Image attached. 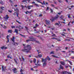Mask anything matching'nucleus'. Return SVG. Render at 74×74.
I'll return each instance as SVG.
<instances>
[{"instance_id": "obj_1", "label": "nucleus", "mask_w": 74, "mask_h": 74, "mask_svg": "<svg viewBox=\"0 0 74 74\" xmlns=\"http://www.w3.org/2000/svg\"><path fill=\"white\" fill-rule=\"evenodd\" d=\"M26 48H27L28 49V51H27V49H25ZM24 48L25 49L22 50L24 52L28 53V52H29V51L31 50V49H32V47L30 46V45H27L26 46H25Z\"/></svg>"}, {"instance_id": "obj_2", "label": "nucleus", "mask_w": 74, "mask_h": 74, "mask_svg": "<svg viewBox=\"0 0 74 74\" xmlns=\"http://www.w3.org/2000/svg\"><path fill=\"white\" fill-rule=\"evenodd\" d=\"M15 39V38L14 36H13V38L11 39L12 41L14 42H13V44H14V45H18V43L17 42H15L14 41V40Z\"/></svg>"}, {"instance_id": "obj_3", "label": "nucleus", "mask_w": 74, "mask_h": 74, "mask_svg": "<svg viewBox=\"0 0 74 74\" xmlns=\"http://www.w3.org/2000/svg\"><path fill=\"white\" fill-rule=\"evenodd\" d=\"M42 62H44L43 63V67H45V66L47 65V61H46V60H44V59L43 58H42Z\"/></svg>"}, {"instance_id": "obj_4", "label": "nucleus", "mask_w": 74, "mask_h": 74, "mask_svg": "<svg viewBox=\"0 0 74 74\" xmlns=\"http://www.w3.org/2000/svg\"><path fill=\"white\" fill-rule=\"evenodd\" d=\"M56 16L57 17L55 16V17L53 18L52 19L50 20L51 21H52V22H53L55 20H56V19H58V15H57Z\"/></svg>"}, {"instance_id": "obj_5", "label": "nucleus", "mask_w": 74, "mask_h": 74, "mask_svg": "<svg viewBox=\"0 0 74 74\" xmlns=\"http://www.w3.org/2000/svg\"><path fill=\"white\" fill-rule=\"evenodd\" d=\"M29 39H31V40H32L33 41H36V40H35V38H34L33 36H29Z\"/></svg>"}, {"instance_id": "obj_6", "label": "nucleus", "mask_w": 74, "mask_h": 74, "mask_svg": "<svg viewBox=\"0 0 74 74\" xmlns=\"http://www.w3.org/2000/svg\"><path fill=\"white\" fill-rule=\"evenodd\" d=\"M46 24L47 25H50V23H51V21L49 20H46L45 21Z\"/></svg>"}, {"instance_id": "obj_7", "label": "nucleus", "mask_w": 74, "mask_h": 74, "mask_svg": "<svg viewBox=\"0 0 74 74\" xmlns=\"http://www.w3.org/2000/svg\"><path fill=\"white\" fill-rule=\"evenodd\" d=\"M10 18V17L8 16V15H6L3 18L5 19V20H8V18Z\"/></svg>"}, {"instance_id": "obj_8", "label": "nucleus", "mask_w": 74, "mask_h": 74, "mask_svg": "<svg viewBox=\"0 0 74 74\" xmlns=\"http://www.w3.org/2000/svg\"><path fill=\"white\" fill-rule=\"evenodd\" d=\"M33 7V5H28L26 7V8H28V10H30L31 8Z\"/></svg>"}, {"instance_id": "obj_9", "label": "nucleus", "mask_w": 74, "mask_h": 74, "mask_svg": "<svg viewBox=\"0 0 74 74\" xmlns=\"http://www.w3.org/2000/svg\"><path fill=\"white\" fill-rule=\"evenodd\" d=\"M47 60H48L49 61V60H51V58H49V56H47V58H46L45 59H44V60H46V61H47Z\"/></svg>"}, {"instance_id": "obj_10", "label": "nucleus", "mask_w": 74, "mask_h": 74, "mask_svg": "<svg viewBox=\"0 0 74 74\" xmlns=\"http://www.w3.org/2000/svg\"><path fill=\"white\" fill-rule=\"evenodd\" d=\"M12 70H13L14 73H17V71H16V69L15 68L12 69Z\"/></svg>"}, {"instance_id": "obj_11", "label": "nucleus", "mask_w": 74, "mask_h": 74, "mask_svg": "<svg viewBox=\"0 0 74 74\" xmlns=\"http://www.w3.org/2000/svg\"><path fill=\"white\" fill-rule=\"evenodd\" d=\"M60 69H61V70H63L64 69V67H63V66L62 65L60 64Z\"/></svg>"}, {"instance_id": "obj_12", "label": "nucleus", "mask_w": 74, "mask_h": 74, "mask_svg": "<svg viewBox=\"0 0 74 74\" xmlns=\"http://www.w3.org/2000/svg\"><path fill=\"white\" fill-rule=\"evenodd\" d=\"M8 32L9 33H10L11 34L12 33V30L11 29H9L8 30Z\"/></svg>"}, {"instance_id": "obj_13", "label": "nucleus", "mask_w": 74, "mask_h": 74, "mask_svg": "<svg viewBox=\"0 0 74 74\" xmlns=\"http://www.w3.org/2000/svg\"><path fill=\"white\" fill-rule=\"evenodd\" d=\"M14 32H15V33H17V34H19V33H18V30L16 29H15Z\"/></svg>"}, {"instance_id": "obj_14", "label": "nucleus", "mask_w": 74, "mask_h": 74, "mask_svg": "<svg viewBox=\"0 0 74 74\" xmlns=\"http://www.w3.org/2000/svg\"><path fill=\"white\" fill-rule=\"evenodd\" d=\"M39 63V61L38 60V62H37V64H35V65L36 66H40V64H38V63Z\"/></svg>"}, {"instance_id": "obj_15", "label": "nucleus", "mask_w": 74, "mask_h": 74, "mask_svg": "<svg viewBox=\"0 0 74 74\" xmlns=\"http://www.w3.org/2000/svg\"><path fill=\"white\" fill-rule=\"evenodd\" d=\"M1 68L2 69V71H5V69H4V66L2 65V66L1 67Z\"/></svg>"}, {"instance_id": "obj_16", "label": "nucleus", "mask_w": 74, "mask_h": 74, "mask_svg": "<svg viewBox=\"0 0 74 74\" xmlns=\"http://www.w3.org/2000/svg\"><path fill=\"white\" fill-rule=\"evenodd\" d=\"M60 63L61 64H62V65H63V66L65 65V63H64V62H61Z\"/></svg>"}, {"instance_id": "obj_17", "label": "nucleus", "mask_w": 74, "mask_h": 74, "mask_svg": "<svg viewBox=\"0 0 74 74\" xmlns=\"http://www.w3.org/2000/svg\"><path fill=\"white\" fill-rule=\"evenodd\" d=\"M33 40H32L31 39H28L26 40V42H29V41H33Z\"/></svg>"}, {"instance_id": "obj_18", "label": "nucleus", "mask_w": 74, "mask_h": 74, "mask_svg": "<svg viewBox=\"0 0 74 74\" xmlns=\"http://www.w3.org/2000/svg\"><path fill=\"white\" fill-rule=\"evenodd\" d=\"M64 41H70V39H66L64 40Z\"/></svg>"}, {"instance_id": "obj_19", "label": "nucleus", "mask_w": 74, "mask_h": 74, "mask_svg": "<svg viewBox=\"0 0 74 74\" xmlns=\"http://www.w3.org/2000/svg\"><path fill=\"white\" fill-rule=\"evenodd\" d=\"M20 35L22 37H24V38H26V36L25 35H23L21 34H20Z\"/></svg>"}, {"instance_id": "obj_20", "label": "nucleus", "mask_w": 74, "mask_h": 74, "mask_svg": "<svg viewBox=\"0 0 74 74\" xmlns=\"http://www.w3.org/2000/svg\"><path fill=\"white\" fill-rule=\"evenodd\" d=\"M27 12L28 13H29V14H31V13H32V12H33V10H30L29 11V12L28 11H27Z\"/></svg>"}, {"instance_id": "obj_21", "label": "nucleus", "mask_w": 74, "mask_h": 74, "mask_svg": "<svg viewBox=\"0 0 74 74\" xmlns=\"http://www.w3.org/2000/svg\"><path fill=\"white\" fill-rule=\"evenodd\" d=\"M22 3H27V1L26 0H23L22 1Z\"/></svg>"}, {"instance_id": "obj_22", "label": "nucleus", "mask_w": 74, "mask_h": 74, "mask_svg": "<svg viewBox=\"0 0 74 74\" xmlns=\"http://www.w3.org/2000/svg\"><path fill=\"white\" fill-rule=\"evenodd\" d=\"M36 1H37V2H38L39 3H41V4H42V5H43V4H44V3H43L40 2V1H39L38 0H36Z\"/></svg>"}, {"instance_id": "obj_23", "label": "nucleus", "mask_w": 74, "mask_h": 74, "mask_svg": "<svg viewBox=\"0 0 74 74\" xmlns=\"http://www.w3.org/2000/svg\"><path fill=\"white\" fill-rule=\"evenodd\" d=\"M33 62L34 63H36V58H34L33 60Z\"/></svg>"}, {"instance_id": "obj_24", "label": "nucleus", "mask_w": 74, "mask_h": 74, "mask_svg": "<svg viewBox=\"0 0 74 74\" xmlns=\"http://www.w3.org/2000/svg\"><path fill=\"white\" fill-rule=\"evenodd\" d=\"M2 10V11L4 10V9L3 8H4V7H3V6H1L0 8Z\"/></svg>"}, {"instance_id": "obj_25", "label": "nucleus", "mask_w": 74, "mask_h": 74, "mask_svg": "<svg viewBox=\"0 0 74 74\" xmlns=\"http://www.w3.org/2000/svg\"><path fill=\"white\" fill-rule=\"evenodd\" d=\"M60 18L61 19V20H62V19H63V15H61L60 17Z\"/></svg>"}, {"instance_id": "obj_26", "label": "nucleus", "mask_w": 74, "mask_h": 74, "mask_svg": "<svg viewBox=\"0 0 74 74\" xmlns=\"http://www.w3.org/2000/svg\"><path fill=\"white\" fill-rule=\"evenodd\" d=\"M15 63H16V64H18V62H17V61H16V59H14Z\"/></svg>"}, {"instance_id": "obj_27", "label": "nucleus", "mask_w": 74, "mask_h": 74, "mask_svg": "<svg viewBox=\"0 0 74 74\" xmlns=\"http://www.w3.org/2000/svg\"><path fill=\"white\" fill-rule=\"evenodd\" d=\"M70 14L68 15V18H71V17L70 16Z\"/></svg>"}, {"instance_id": "obj_28", "label": "nucleus", "mask_w": 74, "mask_h": 74, "mask_svg": "<svg viewBox=\"0 0 74 74\" xmlns=\"http://www.w3.org/2000/svg\"><path fill=\"white\" fill-rule=\"evenodd\" d=\"M0 4H2V5H3L4 3H3V1H0Z\"/></svg>"}, {"instance_id": "obj_29", "label": "nucleus", "mask_w": 74, "mask_h": 74, "mask_svg": "<svg viewBox=\"0 0 74 74\" xmlns=\"http://www.w3.org/2000/svg\"><path fill=\"white\" fill-rule=\"evenodd\" d=\"M22 58L23 59V62H24V61H25V58H23V56H22Z\"/></svg>"}, {"instance_id": "obj_30", "label": "nucleus", "mask_w": 74, "mask_h": 74, "mask_svg": "<svg viewBox=\"0 0 74 74\" xmlns=\"http://www.w3.org/2000/svg\"><path fill=\"white\" fill-rule=\"evenodd\" d=\"M5 47V46H3L1 47V49H4Z\"/></svg>"}, {"instance_id": "obj_31", "label": "nucleus", "mask_w": 74, "mask_h": 74, "mask_svg": "<svg viewBox=\"0 0 74 74\" xmlns=\"http://www.w3.org/2000/svg\"><path fill=\"white\" fill-rule=\"evenodd\" d=\"M69 63H70L71 65H72V62L70 61H69Z\"/></svg>"}, {"instance_id": "obj_32", "label": "nucleus", "mask_w": 74, "mask_h": 74, "mask_svg": "<svg viewBox=\"0 0 74 74\" xmlns=\"http://www.w3.org/2000/svg\"><path fill=\"white\" fill-rule=\"evenodd\" d=\"M38 56H39V57H40V58H41V57H42V55L41 54H40V55H38Z\"/></svg>"}, {"instance_id": "obj_33", "label": "nucleus", "mask_w": 74, "mask_h": 74, "mask_svg": "<svg viewBox=\"0 0 74 74\" xmlns=\"http://www.w3.org/2000/svg\"><path fill=\"white\" fill-rule=\"evenodd\" d=\"M35 5H36V7H38V5L37 4L35 3Z\"/></svg>"}, {"instance_id": "obj_34", "label": "nucleus", "mask_w": 74, "mask_h": 74, "mask_svg": "<svg viewBox=\"0 0 74 74\" xmlns=\"http://www.w3.org/2000/svg\"><path fill=\"white\" fill-rule=\"evenodd\" d=\"M54 51H51L50 52V54H54Z\"/></svg>"}, {"instance_id": "obj_35", "label": "nucleus", "mask_w": 74, "mask_h": 74, "mask_svg": "<svg viewBox=\"0 0 74 74\" xmlns=\"http://www.w3.org/2000/svg\"><path fill=\"white\" fill-rule=\"evenodd\" d=\"M58 2H59V3H62V1L61 0H58Z\"/></svg>"}, {"instance_id": "obj_36", "label": "nucleus", "mask_w": 74, "mask_h": 74, "mask_svg": "<svg viewBox=\"0 0 74 74\" xmlns=\"http://www.w3.org/2000/svg\"><path fill=\"white\" fill-rule=\"evenodd\" d=\"M9 35H7L6 37V38L8 39H9Z\"/></svg>"}, {"instance_id": "obj_37", "label": "nucleus", "mask_w": 74, "mask_h": 74, "mask_svg": "<svg viewBox=\"0 0 74 74\" xmlns=\"http://www.w3.org/2000/svg\"><path fill=\"white\" fill-rule=\"evenodd\" d=\"M16 22H17V23H19V24H21V23L19 22L17 20L16 21Z\"/></svg>"}, {"instance_id": "obj_38", "label": "nucleus", "mask_w": 74, "mask_h": 74, "mask_svg": "<svg viewBox=\"0 0 74 74\" xmlns=\"http://www.w3.org/2000/svg\"><path fill=\"white\" fill-rule=\"evenodd\" d=\"M3 28H4V29H6L7 28V26H5V25H4L3 27Z\"/></svg>"}, {"instance_id": "obj_39", "label": "nucleus", "mask_w": 74, "mask_h": 74, "mask_svg": "<svg viewBox=\"0 0 74 74\" xmlns=\"http://www.w3.org/2000/svg\"><path fill=\"white\" fill-rule=\"evenodd\" d=\"M10 42V40H9V39H8V40L6 42L8 43V42Z\"/></svg>"}, {"instance_id": "obj_40", "label": "nucleus", "mask_w": 74, "mask_h": 74, "mask_svg": "<svg viewBox=\"0 0 74 74\" xmlns=\"http://www.w3.org/2000/svg\"><path fill=\"white\" fill-rule=\"evenodd\" d=\"M50 11L51 13H53V10H52V9H50Z\"/></svg>"}, {"instance_id": "obj_41", "label": "nucleus", "mask_w": 74, "mask_h": 74, "mask_svg": "<svg viewBox=\"0 0 74 74\" xmlns=\"http://www.w3.org/2000/svg\"><path fill=\"white\" fill-rule=\"evenodd\" d=\"M21 7H22V8L23 9V8H24V6L23 5H21Z\"/></svg>"}, {"instance_id": "obj_42", "label": "nucleus", "mask_w": 74, "mask_h": 74, "mask_svg": "<svg viewBox=\"0 0 74 74\" xmlns=\"http://www.w3.org/2000/svg\"><path fill=\"white\" fill-rule=\"evenodd\" d=\"M49 10V7H47L46 9V11H48Z\"/></svg>"}, {"instance_id": "obj_43", "label": "nucleus", "mask_w": 74, "mask_h": 74, "mask_svg": "<svg viewBox=\"0 0 74 74\" xmlns=\"http://www.w3.org/2000/svg\"><path fill=\"white\" fill-rule=\"evenodd\" d=\"M39 16L41 17V16H42V14H40Z\"/></svg>"}, {"instance_id": "obj_44", "label": "nucleus", "mask_w": 74, "mask_h": 74, "mask_svg": "<svg viewBox=\"0 0 74 74\" xmlns=\"http://www.w3.org/2000/svg\"><path fill=\"white\" fill-rule=\"evenodd\" d=\"M39 32L38 31H37L36 32H35L34 33L36 34V33H39Z\"/></svg>"}, {"instance_id": "obj_45", "label": "nucleus", "mask_w": 74, "mask_h": 74, "mask_svg": "<svg viewBox=\"0 0 74 74\" xmlns=\"http://www.w3.org/2000/svg\"><path fill=\"white\" fill-rule=\"evenodd\" d=\"M23 71V70H22V69H20V72H21V73H22V72Z\"/></svg>"}, {"instance_id": "obj_46", "label": "nucleus", "mask_w": 74, "mask_h": 74, "mask_svg": "<svg viewBox=\"0 0 74 74\" xmlns=\"http://www.w3.org/2000/svg\"><path fill=\"white\" fill-rule=\"evenodd\" d=\"M11 27H12V29H13L14 28H15V27L14 26H12Z\"/></svg>"}, {"instance_id": "obj_47", "label": "nucleus", "mask_w": 74, "mask_h": 74, "mask_svg": "<svg viewBox=\"0 0 74 74\" xmlns=\"http://www.w3.org/2000/svg\"><path fill=\"white\" fill-rule=\"evenodd\" d=\"M55 25H59V23H56L55 24Z\"/></svg>"}, {"instance_id": "obj_48", "label": "nucleus", "mask_w": 74, "mask_h": 74, "mask_svg": "<svg viewBox=\"0 0 74 74\" xmlns=\"http://www.w3.org/2000/svg\"><path fill=\"white\" fill-rule=\"evenodd\" d=\"M8 11L9 12H10V13H11V12H12V11L8 10Z\"/></svg>"}, {"instance_id": "obj_49", "label": "nucleus", "mask_w": 74, "mask_h": 74, "mask_svg": "<svg viewBox=\"0 0 74 74\" xmlns=\"http://www.w3.org/2000/svg\"><path fill=\"white\" fill-rule=\"evenodd\" d=\"M25 28H26V30H28V28L27 27H25Z\"/></svg>"}, {"instance_id": "obj_50", "label": "nucleus", "mask_w": 74, "mask_h": 74, "mask_svg": "<svg viewBox=\"0 0 74 74\" xmlns=\"http://www.w3.org/2000/svg\"><path fill=\"white\" fill-rule=\"evenodd\" d=\"M7 57L8 58H10V56L9 55H8V56H7Z\"/></svg>"}, {"instance_id": "obj_51", "label": "nucleus", "mask_w": 74, "mask_h": 74, "mask_svg": "<svg viewBox=\"0 0 74 74\" xmlns=\"http://www.w3.org/2000/svg\"><path fill=\"white\" fill-rule=\"evenodd\" d=\"M61 35H62V36H65L64 35V34H61Z\"/></svg>"}, {"instance_id": "obj_52", "label": "nucleus", "mask_w": 74, "mask_h": 74, "mask_svg": "<svg viewBox=\"0 0 74 74\" xmlns=\"http://www.w3.org/2000/svg\"><path fill=\"white\" fill-rule=\"evenodd\" d=\"M37 52H38V54H40V53H41V52H39L38 50L37 51Z\"/></svg>"}, {"instance_id": "obj_53", "label": "nucleus", "mask_w": 74, "mask_h": 74, "mask_svg": "<svg viewBox=\"0 0 74 74\" xmlns=\"http://www.w3.org/2000/svg\"><path fill=\"white\" fill-rule=\"evenodd\" d=\"M28 57H29V58H31V57H32V55H29Z\"/></svg>"}, {"instance_id": "obj_54", "label": "nucleus", "mask_w": 74, "mask_h": 74, "mask_svg": "<svg viewBox=\"0 0 74 74\" xmlns=\"http://www.w3.org/2000/svg\"><path fill=\"white\" fill-rule=\"evenodd\" d=\"M56 35L55 34H54L53 35H52L51 36L52 37H54V36H55Z\"/></svg>"}, {"instance_id": "obj_55", "label": "nucleus", "mask_w": 74, "mask_h": 74, "mask_svg": "<svg viewBox=\"0 0 74 74\" xmlns=\"http://www.w3.org/2000/svg\"><path fill=\"white\" fill-rule=\"evenodd\" d=\"M40 39H41V40H42V41H43V39H42V37H40Z\"/></svg>"}, {"instance_id": "obj_56", "label": "nucleus", "mask_w": 74, "mask_h": 74, "mask_svg": "<svg viewBox=\"0 0 74 74\" xmlns=\"http://www.w3.org/2000/svg\"><path fill=\"white\" fill-rule=\"evenodd\" d=\"M9 1L10 3H12V1L11 0H9Z\"/></svg>"}, {"instance_id": "obj_57", "label": "nucleus", "mask_w": 74, "mask_h": 74, "mask_svg": "<svg viewBox=\"0 0 74 74\" xmlns=\"http://www.w3.org/2000/svg\"><path fill=\"white\" fill-rule=\"evenodd\" d=\"M58 15H60L61 14V12L58 13Z\"/></svg>"}, {"instance_id": "obj_58", "label": "nucleus", "mask_w": 74, "mask_h": 74, "mask_svg": "<svg viewBox=\"0 0 74 74\" xmlns=\"http://www.w3.org/2000/svg\"><path fill=\"white\" fill-rule=\"evenodd\" d=\"M35 26L36 27H37L38 26V25L37 24H35Z\"/></svg>"}, {"instance_id": "obj_59", "label": "nucleus", "mask_w": 74, "mask_h": 74, "mask_svg": "<svg viewBox=\"0 0 74 74\" xmlns=\"http://www.w3.org/2000/svg\"><path fill=\"white\" fill-rule=\"evenodd\" d=\"M31 70H32V71H33V70H34V69H33V68H31Z\"/></svg>"}, {"instance_id": "obj_60", "label": "nucleus", "mask_w": 74, "mask_h": 74, "mask_svg": "<svg viewBox=\"0 0 74 74\" xmlns=\"http://www.w3.org/2000/svg\"><path fill=\"white\" fill-rule=\"evenodd\" d=\"M4 49H7V47H4Z\"/></svg>"}, {"instance_id": "obj_61", "label": "nucleus", "mask_w": 74, "mask_h": 74, "mask_svg": "<svg viewBox=\"0 0 74 74\" xmlns=\"http://www.w3.org/2000/svg\"><path fill=\"white\" fill-rule=\"evenodd\" d=\"M36 42H37V43H39V42H38V41H36Z\"/></svg>"}, {"instance_id": "obj_62", "label": "nucleus", "mask_w": 74, "mask_h": 74, "mask_svg": "<svg viewBox=\"0 0 74 74\" xmlns=\"http://www.w3.org/2000/svg\"><path fill=\"white\" fill-rule=\"evenodd\" d=\"M14 7H18V5H14Z\"/></svg>"}, {"instance_id": "obj_63", "label": "nucleus", "mask_w": 74, "mask_h": 74, "mask_svg": "<svg viewBox=\"0 0 74 74\" xmlns=\"http://www.w3.org/2000/svg\"><path fill=\"white\" fill-rule=\"evenodd\" d=\"M71 59H74V57H72L71 58Z\"/></svg>"}, {"instance_id": "obj_64", "label": "nucleus", "mask_w": 74, "mask_h": 74, "mask_svg": "<svg viewBox=\"0 0 74 74\" xmlns=\"http://www.w3.org/2000/svg\"><path fill=\"white\" fill-rule=\"evenodd\" d=\"M73 24L74 23V21H73L72 22H71Z\"/></svg>"}]
</instances>
